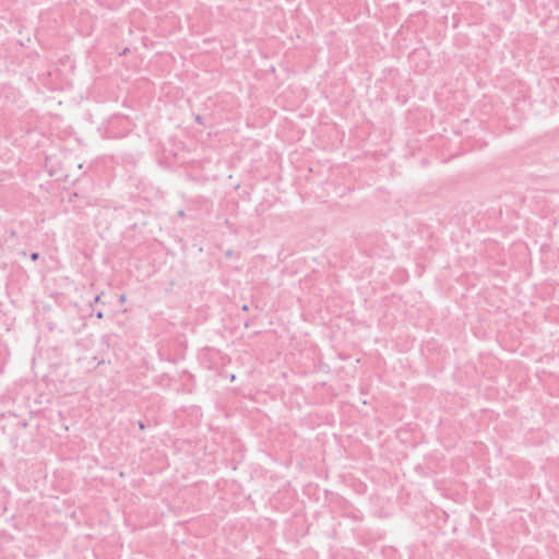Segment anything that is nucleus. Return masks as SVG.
I'll use <instances>...</instances> for the list:
<instances>
[{"label":"nucleus","mask_w":559,"mask_h":559,"mask_svg":"<svg viewBox=\"0 0 559 559\" xmlns=\"http://www.w3.org/2000/svg\"><path fill=\"white\" fill-rule=\"evenodd\" d=\"M104 293L102 292L100 294H97L92 301H90V306L93 307L94 304H97L100 301V297Z\"/></svg>","instance_id":"1"},{"label":"nucleus","mask_w":559,"mask_h":559,"mask_svg":"<svg viewBox=\"0 0 559 559\" xmlns=\"http://www.w3.org/2000/svg\"><path fill=\"white\" fill-rule=\"evenodd\" d=\"M29 257H31L32 261H37L39 259V253L38 252H33V253H31Z\"/></svg>","instance_id":"2"},{"label":"nucleus","mask_w":559,"mask_h":559,"mask_svg":"<svg viewBox=\"0 0 559 559\" xmlns=\"http://www.w3.org/2000/svg\"><path fill=\"white\" fill-rule=\"evenodd\" d=\"M126 300H127L126 295H120V296H119V302H120V304H124V302H126Z\"/></svg>","instance_id":"3"},{"label":"nucleus","mask_w":559,"mask_h":559,"mask_svg":"<svg viewBox=\"0 0 559 559\" xmlns=\"http://www.w3.org/2000/svg\"><path fill=\"white\" fill-rule=\"evenodd\" d=\"M16 425L20 427L26 428L27 423L26 421H17Z\"/></svg>","instance_id":"4"},{"label":"nucleus","mask_w":559,"mask_h":559,"mask_svg":"<svg viewBox=\"0 0 559 559\" xmlns=\"http://www.w3.org/2000/svg\"><path fill=\"white\" fill-rule=\"evenodd\" d=\"M96 318H97V319H103V318H104V313H103V311H98V312H96Z\"/></svg>","instance_id":"5"},{"label":"nucleus","mask_w":559,"mask_h":559,"mask_svg":"<svg viewBox=\"0 0 559 559\" xmlns=\"http://www.w3.org/2000/svg\"><path fill=\"white\" fill-rule=\"evenodd\" d=\"M139 428L142 429V430L145 428V426H144V424L142 421H139Z\"/></svg>","instance_id":"6"},{"label":"nucleus","mask_w":559,"mask_h":559,"mask_svg":"<svg viewBox=\"0 0 559 559\" xmlns=\"http://www.w3.org/2000/svg\"><path fill=\"white\" fill-rule=\"evenodd\" d=\"M249 307L247 305L242 306V310L248 311Z\"/></svg>","instance_id":"7"},{"label":"nucleus","mask_w":559,"mask_h":559,"mask_svg":"<svg viewBox=\"0 0 559 559\" xmlns=\"http://www.w3.org/2000/svg\"><path fill=\"white\" fill-rule=\"evenodd\" d=\"M128 50H129L128 48H124L120 55H126Z\"/></svg>","instance_id":"8"},{"label":"nucleus","mask_w":559,"mask_h":559,"mask_svg":"<svg viewBox=\"0 0 559 559\" xmlns=\"http://www.w3.org/2000/svg\"><path fill=\"white\" fill-rule=\"evenodd\" d=\"M197 121L201 122V117L200 116H197Z\"/></svg>","instance_id":"9"}]
</instances>
